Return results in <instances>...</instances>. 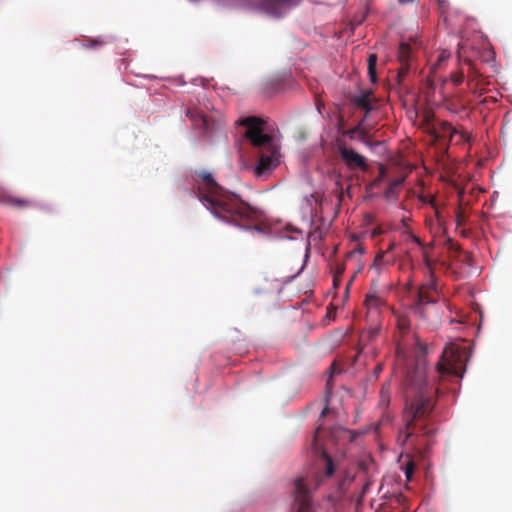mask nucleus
Returning a JSON list of instances; mask_svg holds the SVG:
<instances>
[{
    "mask_svg": "<svg viewBox=\"0 0 512 512\" xmlns=\"http://www.w3.org/2000/svg\"><path fill=\"white\" fill-rule=\"evenodd\" d=\"M365 304L368 308H377L382 304V300L375 294H367Z\"/></svg>",
    "mask_w": 512,
    "mask_h": 512,
    "instance_id": "obj_18",
    "label": "nucleus"
},
{
    "mask_svg": "<svg viewBox=\"0 0 512 512\" xmlns=\"http://www.w3.org/2000/svg\"><path fill=\"white\" fill-rule=\"evenodd\" d=\"M194 181L198 199L214 217L241 228H257L261 211L219 185L212 173L196 172Z\"/></svg>",
    "mask_w": 512,
    "mask_h": 512,
    "instance_id": "obj_2",
    "label": "nucleus"
},
{
    "mask_svg": "<svg viewBox=\"0 0 512 512\" xmlns=\"http://www.w3.org/2000/svg\"><path fill=\"white\" fill-rule=\"evenodd\" d=\"M328 411H329V408L326 406V407L322 410V412H321V417H324V416L328 413Z\"/></svg>",
    "mask_w": 512,
    "mask_h": 512,
    "instance_id": "obj_33",
    "label": "nucleus"
},
{
    "mask_svg": "<svg viewBox=\"0 0 512 512\" xmlns=\"http://www.w3.org/2000/svg\"><path fill=\"white\" fill-rule=\"evenodd\" d=\"M186 117L189 118L192 125L196 129H202L205 132L209 131V121L207 116L196 108L188 107L186 109Z\"/></svg>",
    "mask_w": 512,
    "mask_h": 512,
    "instance_id": "obj_10",
    "label": "nucleus"
},
{
    "mask_svg": "<svg viewBox=\"0 0 512 512\" xmlns=\"http://www.w3.org/2000/svg\"><path fill=\"white\" fill-rule=\"evenodd\" d=\"M394 263V258L392 256L387 255V252H380L374 258V261L371 265V269H374L377 273H381V271Z\"/></svg>",
    "mask_w": 512,
    "mask_h": 512,
    "instance_id": "obj_12",
    "label": "nucleus"
},
{
    "mask_svg": "<svg viewBox=\"0 0 512 512\" xmlns=\"http://www.w3.org/2000/svg\"><path fill=\"white\" fill-rule=\"evenodd\" d=\"M418 289H424L425 291L435 292L438 294V288H437V277L435 276L434 272L429 268V277L426 280L425 283L419 286Z\"/></svg>",
    "mask_w": 512,
    "mask_h": 512,
    "instance_id": "obj_14",
    "label": "nucleus"
},
{
    "mask_svg": "<svg viewBox=\"0 0 512 512\" xmlns=\"http://www.w3.org/2000/svg\"><path fill=\"white\" fill-rule=\"evenodd\" d=\"M429 203H430V205L434 208V210H435V215H436V217H437L438 221H440V220H441V215H440V212H439V211H438V209H437V206H436V203H435L434 198H431V199L429 200Z\"/></svg>",
    "mask_w": 512,
    "mask_h": 512,
    "instance_id": "obj_27",
    "label": "nucleus"
},
{
    "mask_svg": "<svg viewBox=\"0 0 512 512\" xmlns=\"http://www.w3.org/2000/svg\"><path fill=\"white\" fill-rule=\"evenodd\" d=\"M299 3L298 0H255L252 7L273 17L282 16L286 10Z\"/></svg>",
    "mask_w": 512,
    "mask_h": 512,
    "instance_id": "obj_6",
    "label": "nucleus"
},
{
    "mask_svg": "<svg viewBox=\"0 0 512 512\" xmlns=\"http://www.w3.org/2000/svg\"><path fill=\"white\" fill-rule=\"evenodd\" d=\"M415 470V465L412 462H409L405 467V475L408 481H411L413 473Z\"/></svg>",
    "mask_w": 512,
    "mask_h": 512,
    "instance_id": "obj_24",
    "label": "nucleus"
},
{
    "mask_svg": "<svg viewBox=\"0 0 512 512\" xmlns=\"http://www.w3.org/2000/svg\"><path fill=\"white\" fill-rule=\"evenodd\" d=\"M464 371L461 349L454 344L446 345L436 364L438 379L443 380L449 377L462 378Z\"/></svg>",
    "mask_w": 512,
    "mask_h": 512,
    "instance_id": "obj_4",
    "label": "nucleus"
},
{
    "mask_svg": "<svg viewBox=\"0 0 512 512\" xmlns=\"http://www.w3.org/2000/svg\"><path fill=\"white\" fill-rule=\"evenodd\" d=\"M465 62L469 66L468 77H472L473 79L476 78L479 75V73L475 68L473 61L471 59H465Z\"/></svg>",
    "mask_w": 512,
    "mask_h": 512,
    "instance_id": "obj_23",
    "label": "nucleus"
},
{
    "mask_svg": "<svg viewBox=\"0 0 512 512\" xmlns=\"http://www.w3.org/2000/svg\"><path fill=\"white\" fill-rule=\"evenodd\" d=\"M395 243L394 242H391L387 248V250L385 252H387V255H389V253L395 248Z\"/></svg>",
    "mask_w": 512,
    "mask_h": 512,
    "instance_id": "obj_30",
    "label": "nucleus"
},
{
    "mask_svg": "<svg viewBox=\"0 0 512 512\" xmlns=\"http://www.w3.org/2000/svg\"><path fill=\"white\" fill-rule=\"evenodd\" d=\"M449 57V53H446L445 51L441 52L438 56L437 62L432 66V70L435 71L437 68H439L443 62L448 60Z\"/></svg>",
    "mask_w": 512,
    "mask_h": 512,
    "instance_id": "obj_21",
    "label": "nucleus"
},
{
    "mask_svg": "<svg viewBox=\"0 0 512 512\" xmlns=\"http://www.w3.org/2000/svg\"><path fill=\"white\" fill-rule=\"evenodd\" d=\"M262 119L251 116L244 118L241 125L246 127L245 136L251 144L259 149V161L256 166V174L261 175L269 171L277 156V146L272 136L263 132Z\"/></svg>",
    "mask_w": 512,
    "mask_h": 512,
    "instance_id": "obj_3",
    "label": "nucleus"
},
{
    "mask_svg": "<svg viewBox=\"0 0 512 512\" xmlns=\"http://www.w3.org/2000/svg\"><path fill=\"white\" fill-rule=\"evenodd\" d=\"M16 203H17L18 205H20V206H25V205H27V201H25V200H17V202H16Z\"/></svg>",
    "mask_w": 512,
    "mask_h": 512,
    "instance_id": "obj_32",
    "label": "nucleus"
},
{
    "mask_svg": "<svg viewBox=\"0 0 512 512\" xmlns=\"http://www.w3.org/2000/svg\"><path fill=\"white\" fill-rule=\"evenodd\" d=\"M379 333V328H373L368 331L369 340L374 339Z\"/></svg>",
    "mask_w": 512,
    "mask_h": 512,
    "instance_id": "obj_28",
    "label": "nucleus"
},
{
    "mask_svg": "<svg viewBox=\"0 0 512 512\" xmlns=\"http://www.w3.org/2000/svg\"><path fill=\"white\" fill-rule=\"evenodd\" d=\"M437 393L434 381L428 379L425 364L418 361L414 369L407 373L404 385V427L399 432L398 442L409 445L420 455H424L432 445L434 428L429 421Z\"/></svg>",
    "mask_w": 512,
    "mask_h": 512,
    "instance_id": "obj_1",
    "label": "nucleus"
},
{
    "mask_svg": "<svg viewBox=\"0 0 512 512\" xmlns=\"http://www.w3.org/2000/svg\"><path fill=\"white\" fill-rule=\"evenodd\" d=\"M397 504L404 505L406 497L402 493H396L391 497Z\"/></svg>",
    "mask_w": 512,
    "mask_h": 512,
    "instance_id": "obj_26",
    "label": "nucleus"
},
{
    "mask_svg": "<svg viewBox=\"0 0 512 512\" xmlns=\"http://www.w3.org/2000/svg\"><path fill=\"white\" fill-rule=\"evenodd\" d=\"M390 385L389 383H386L382 386L380 391V401L379 404L381 407L386 408L389 405L390 402Z\"/></svg>",
    "mask_w": 512,
    "mask_h": 512,
    "instance_id": "obj_16",
    "label": "nucleus"
},
{
    "mask_svg": "<svg viewBox=\"0 0 512 512\" xmlns=\"http://www.w3.org/2000/svg\"><path fill=\"white\" fill-rule=\"evenodd\" d=\"M411 58V47L407 43H401L398 51V60L400 62L399 76L405 75L408 73L410 68Z\"/></svg>",
    "mask_w": 512,
    "mask_h": 512,
    "instance_id": "obj_11",
    "label": "nucleus"
},
{
    "mask_svg": "<svg viewBox=\"0 0 512 512\" xmlns=\"http://www.w3.org/2000/svg\"><path fill=\"white\" fill-rule=\"evenodd\" d=\"M437 138H446L452 141L457 138L456 143H465L470 141V135L466 131H459L448 122H441L439 127L435 130Z\"/></svg>",
    "mask_w": 512,
    "mask_h": 512,
    "instance_id": "obj_9",
    "label": "nucleus"
},
{
    "mask_svg": "<svg viewBox=\"0 0 512 512\" xmlns=\"http://www.w3.org/2000/svg\"><path fill=\"white\" fill-rule=\"evenodd\" d=\"M352 280H353V278H351V280L348 282L347 290L349 289V287H350V285H351V283H352Z\"/></svg>",
    "mask_w": 512,
    "mask_h": 512,
    "instance_id": "obj_35",
    "label": "nucleus"
},
{
    "mask_svg": "<svg viewBox=\"0 0 512 512\" xmlns=\"http://www.w3.org/2000/svg\"><path fill=\"white\" fill-rule=\"evenodd\" d=\"M322 460H323L324 466H325V476L326 477L332 476L334 473V470H335V466H334L332 458L326 452H322Z\"/></svg>",
    "mask_w": 512,
    "mask_h": 512,
    "instance_id": "obj_17",
    "label": "nucleus"
},
{
    "mask_svg": "<svg viewBox=\"0 0 512 512\" xmlns=\"http://www.w3.org/2000/svg\"><path fill=\"white\" fill-rule=\"evenodd\" d=\"M102 45H104V42L100 39H88L82 43V46L85 49L96 48V47H100Z\"/></svg>",
    "mask_w": 512,
    "mask_h": 512,
    "instance_id": "obj_19",
    "label": "nucleus"
},
{
    "mask_svg": "<svg viewBox=\"0 0 512 512\" xmlns=\"http://www.w3.org/2000/svg\"><path fill=\"white\" fill-rule=\"evenodd\" d=\"M370 91L362 92L359 95L353 97L352 102L358 108H361L366 111L368 114L372 110V105L370 103Z\"/></svg>",
    "mask_w": 512,
    "mask_h": 512,
    "instance_id": "obj_13",
    "label": "nucleus"
},
{
    "mask_svg": "<svg viewBox=\"0 0 512 512\" xmlns=\"http://www.w3.org/2000/svg\"><path fill=\"white\" fill-rule=\"evenodd\" d=\"M338 152L341 157V160L347 167V169L354 171V170H361V171H367L368 170V164L367 160L364 156L357 153L355 150H353L351 147H348L346 144H339L338 145Z\"/></svg>",
    "mask_w": 512,
    "mask_h": 512,
    "instance_id": "obj_8",
    "label": "nucleus"
},
{
    "mask_svg": "<svg viewBox=\"0 0 512 512\" xmlns=\"http://www.w3.org/2000/svg\"><path fill=\"white\" fill-rule=\"evenodd\" d=\"M438 294L435 292H428L424 289L417 290V299L414 305V312L419 315L421 318L428 319L431 317V312L433 311L435 316L438 315L437 310L435 309V304L437 303Z\"/></svg>",
    "mask_w": 512,
    "mask_h": 512,
    "instance_id": "obj_5",
    "label": "nucleus"
},
{
    "mask_svg": "<svg viewBox=\"0 0 512 512\" xmlns=\"http://www.w3.org/2000/svg\"><path fill=\"white\" fill-rule=\"evenodd\" d=\"M464 80V73L463 72H457L452 75V81L455 85H459Z\"/></svg>",
    "mask_w": 512,
    "mask_h": 512,
    "instance_id": "obj_25",
    "label": "nucleus"
},
{
    "mask_svg": "<svg viewBox=\"0 0 512 512\" xmlns=\"http://www.w3.org/2000/svg\"><path fill=\"white\" fill-rule=\"evenodd\" d=\"M377 55L372 53L368 56V75L370 78V81L372 83L377 82V75H376V65H377Z\"/></svg>",
    "mask_w": 512,
    "mask_h": 512,
    "instance_id": "obj_15",
    "label": "nucleus"
},
{
    "mask_svg": "<svg viewBox=\"0 0 512 512\" xmlns=\"http://www.w3.org/2000/svg\"><path fill=\"white\" fill-rule=\"evenodd\" d=\"M293 512H314L312 507L311 492L307 488L304 479L295 481Z\"/></svg>",
    "mask_w": 512,
    "mask_h": 512,
    "instance_id": "obj_7",
    "label": "nucleus"
},
{
    "mask_svg": "<svg viewBox=\"0 0 512 512\" xmlns=\"http://www.w3.org/2000/svg\"><path fill=\"white\" fill-rule=\"evenodd\" d=\"M419 346L423 349V353H426V347L423 344H419Z\"/></svg>",
    "mask_w": 512,
    "mask_h": 512,
    "instance_id": "obj_34",
    "label": "nucleus"
},
{
    "mask_svg": "<svg viewBox=\"0 0 512 512\" xmlns=\"http://www.w3.org/2000/svg\"><path fill=\"white\" fill-rule=\"evenodd\" d=\"M467 221V216L465 212L461 209L456 211V224L457 226H464Z\"/></svg>",
    "mask_w": 512,
    "mask_h": 512,
    "instance_id": "obj_22",
    "label": "nucleus"
},
{
    "mask_svg": "<svg viewBox=\"0 0 512 512\" xmlns=\"http://www.w3.org/2000/svg\"><path fill=\"white\" fill-rule=\"evenodd\" d=\"M399 327L401 330H405L408 328V321L406 319L399 320Z\"/></svg>",
    "mask_w": 512,
    "mask_h": 512,
    "instance_id": "obj_29",
    "label": "nucleus"
},
{
    "mask_svg": "<svg viewBox=\"0 0 512 512\" xmlns=\"http://www.w3.org/2000/svg\"><path fill=\"white\" fill-rule=\"evenodd\" d=\"M355 252H358L360 254H363L364 253V248L362 246H358L356 249H355Z\"/></svg>",
    "mask_w": 512,
    "mask_h": 512,
    "instance_id": "obj_31",
    "label": "nucleus"
},
{
    "mask_svg": "<svg viewBox=\"0 0 512 512\" xmlns=\"http://www.w3.org/2000/svg\"><path fill=\"white\" fill-rule=\"evenodd\" d=\"M344 271H345L344 264H338L336 266L335 271H334V278H333L334 286L338 285L340 277L343 275Z\"/></svg>",
    "mask_w": 512,
    "mask_h": 512,
    "instance_id": "obj_20",
    "label": "nucleus"
}]
</instances>
